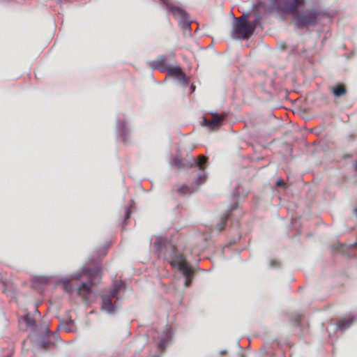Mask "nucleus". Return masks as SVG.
Returning a JSON list of instances; mask_svg holds the SVG:
<instances>
[{
    "instance_id": "aec40b11",
    "label": "nucleus",
    "mask_w": 357,
    "mask_h": 357,
    "mask_svg": "<svg viewBox=\"0 0 357 357\" xmlns=\"http://www.w3.org/2000/svg\"><path fill=\"white\" fill-rule=\"evenodd\" d=\"M50 344V342H47V344L44 343V344H42V346H43V347L46 348V347H48L47 344Z\"/></svg>"
},
{
    "instance_id": "f8f14e48",
    "label": "nucleus",
    "mask_w": 357,
    "mask_h": 357,
    "mask_svg": "<svg viewBox=\"0 0 357 357\" xmlns=\"http://www.w3.org/2000/svg\"><path fill=\"white\" fill-rule=\"evenodd\" d=\"M331 92L335 97H340L347 94V89L342 84H338L331 88Z\"/></svg>"
},
{
    "instance_id": "b1692460",
    "label": "nucleus",
    "mask_w": 357,
    "mask_h": 357,
    "mask_svg": "<svg viewBox=\"0 0 357 357\" xmlns=\"http://www.w3.org/2000/svg\"><path fill=\"white\" fill-rule=\"evenodd\" d=\"M226 354V351H222L221 352V354Z\"/></svg>"
},
{
    "instance_id": "6e6552de",
    "label": "nucleus",
    "mask_w": 357,
    "mask_h": 357,
    "mask_svg": "<svg viewBox=\"0 0 357 357\" xmlns=\"http://www.w3.org/2000/svg\"><path fill=\"white\" fill-rule=\"evenodd\" d=\"M169 66L167 64V57L164 55L160 56L157 59L151 63V67L154 69H158L161 72H166Z\"/></svg>"
},
{
    "instance_id": "f3484780",
    "label": "nucleus",
    "mask_w": 357,
    "mask_h": 357,
    "mask_svg": "<svg viewBox=\"0 0 357 357\" xmlns=\"http://www.w3.org/2000/svg\"><path fill=\"white\" fill-rule=\"evenodd\" d=\"M276 184L278 186H284L285 183L282 179H280L277 181Z\"/></svg>"
},
{
    "instance_id": "9b49d317",
    "label": "nucleus",
    "mask_w": 357,
    "mask_h": 357,
    "mask_svg": "<svg viewBox=\"0 0 357 357\" xmlns=\"http://www.w3.org/2000/svg\"><path fill=\"white\" fill-rule=\"evenodd\" d=\"M197 189L190 187L188 185L182 184L181 185H178L176 189L175 190L179 195L183 196L185 195L192 194L196 191Z\"/></svg>"
},
{
    "instance_id": "4468645a",
    "label": "nucleus",
    "mask_w": 357,
    "mask_h": 357,
    "mask_svg": "<svg viewBox=\"0 0 357 357\" xmlns=\"http://www.w3.org/2000/svg\"><path fill=\"white\" fill-rule=\"evenodd\" d=\"M183 275L185 277V287H189L192 282V278L193 275V271L191 268H190V271L187 274L185 272H182Z\"/></svg>"
},
{
    "instance_id": "1a4fd4ad",
    "label": "nucleus",
    "mask_w": 357,
    "mask_h": 357,
    "mask_svg": "<svg viewBox=\"0 0 357 357\" xmlns=\"http://www.w3.org/2000/svg\"><path fill=\"white\" fill-rule=\"evenodd\" d=\"M222 119H223L222 117H220L219 115L214 114V115H213L212 119H211V120H208V119L204 118L203 119V123H204V125L206 126V127L215 128L216 127L220 126Z\"/></svg>"
},
{
    "instance_id": "ddd939ff",
    "label": "nucleus",
    "mask_w": 357,
    "mask_h": 357,
    "mask_svg": "<svg viewBox=\"0 0 357 357\" xmlns=\"http://www.w3.org/2000/svg\"><path fill=\"white\" fill-rule=\"evenodd\" d=\"M166 72L168 73L169 75H174V76H180L182 74V70L179 67H171L169 66L168 69H167Z\"/></svg>"
},
{
    "instance_id": "a211bd4d",
    "label": "nucleus",
    "mask_w": 357,
    "mask_h": 357,
    "mask_svg": "<svg viewBox=\"0 0 357 357\" xmlns=\"http://www.w3.org/2000/svg\"><path fill=\"white\" fill-rule=\"evenodd\" d=\"M270 265H271V267H276V266H278V262H277L276 261L273 260V261H271V264Z\"/></svg>"
},
{
    "instance_id": "6ab92c4d",
    "label": "nucleus",
    "mask_w": 357,
    "mask_h": 357,
    "mask_svg": "<svg viewBox=\"0 0 357 357\" xmlns=\"http://www.w3.org/2000/svg\"><path fill=\"white\" fill-rule=\"evenodd\" d=\"M126 218H129L130 215V211L128 209H127L126 211Z\"/></svg>"
},
{
    "instance_id": "4be33fe9",
    "label": "nucleus",
    "mask_w": 357,
    "mask_h": 357,
    "mask_svg": "<svg viewBox=\"0 0 357 357\" xmlns=\"http://www.w3.org/2000/svg\"><path fill=\"white\" fill-rule=\"evenodd\" d=\"M354 166L355 169L357 171V160L355 162Z\"/></svg>"
},
{
    "instance_id": "423d86ee",
    "label": "nucleus",
    "mask_w": 357,
    "mask_h": 357,
    "mask_svg": "<svg viewBox=\"0 0 357 357\" xmlns=\"http://www.w3.org/2000/svg\"><path fill=\"white\" fill-rule=\"evenodd\" d=\"M192 160L195 163V165L199 168L201 171L197 176V178L195 181V184L198 188L199 185L203 184L206 181V174L205 172L206 163L207 161V158L204 155H199L196 160L195 158H192Z\"/></svg>"
},
{
    "instance_id": "0eeeda50",
    "label": "nucleus",
    "mask_w": 357,
    "mask_h": 357,
    "mask_svg": "<svg viewBox=\"0 0 357 357\" xmlns=\"http://www.w3.org/2000/svg\"><path fill=\"white\" fill-rule=\"evenodd\" d=\"M171 264L174 266H177L181 271L185 272V274L189 273L190 268H191L182 255L175 256L172 260Z\"/></svg>"
},
{
    "instance_id": "7ed1b4c3",
    "label": "nucleus",
    "mask_w": 357,
    "mask_h": 357,
    "mask_svg": "<svg viewBox=\"0 0 357 357\" xmlns=\"http://www.w3.org/2000/svg\"><path fill=\"white\" fill-rule=\"evenodd\" d=\"M258 19L254 22L248 21V17L245 15L237 19L234 24L232 33L237 39H248L254 33Z\"/></svg>"
},
{
    "instance_id": "f257e3e1",
    "label": "nucleus",
    "mask_w": 357,
    "mask_h": 357,
    "mask_svg": "<svg viewBox=\"0 0 357 357\" xmlns=\"http://www.w3.org/2000/svg\"><path fill=\"white\" fill-rule=\"evenodd\" d=\"M305 3V0H271V6L273 9L288 14H294V21L299 28L313 26L317 23V12L312 10H307L303 13L298 12V9Z\"/></svg>"
},
{
    "instance_id": "5701e85b",
    "label": "nucleus",
    "mask_w": 357,
    "mask_h": 357,
    "mask_svg": "<svg viewBox=\"0 0 357 357\" xmlns=\"http://www.w3.org/2000/svg\"><path fill=\"white\" fill-rule=\"evenodd\" d=\"M195 86L192 84V85L191 86V89H192V91H195Z\"/></svg>"
},
{
    "instance_id": "f03ea898",
    "label": "nucleus",
    "mask_w": 357,
    "mask_h": 357,
    "mask_svg": "<svg viewBox=\"0 0 357 357\" xmlns=\"http://www.w3.org/2000/svg\"><path fill=\"white\" fill-rule=\"evenodd\" d=\"M83 276H86L88 278V282H83L77 289V294L86 300V297L91 293L92 287L99 282V279L101 277V270L99 267L93 270L85 269L83 271L82 275L77 278L79 279Z\"/></svg>"
},
{
    "instance_id": "dca6fc26",
    "label": "nucleus",
    "mask_w": 357,
    "mask_h": 357,
    "mask_svg": "<svg viewBox=\"0 0 357 357\" xmlns=\"http://www.w3.org/2000/svg\"><path fill=\"white\" fill-rule=\"evenodd\" d=\"M24 319L28 326H32L35 324V321L33 320V319H32L28 315L25 317Z\"/></svg>"
},
{
    "instance_id": "9d476101",
    "label": "nucleus",
    "mask_w": 357,
    "mask_h": 357,
    "mask_svg": "<svg viewBox=\"0 0 357 357\" xmlns=\"http://www.w3.org/2000/svg\"><path fill=\"white\" fill-rule=\"evenodd\" d=\"M353 322L354 318L351 315H349L339 320L337 326L341 330H346L353 324Z\"/></svg>"
},
{
    "instance_id": "2eb2a0df",
    "label": "nucleus",
    "mask_w": 357,
    "mask_h": 357,
    "mask_svg": "<svg viewBox=\"0 0 357 357\" xmlns=\"http://www.w3.org/2000/svg\"><path fill=\"white\" fill-rule=\"evenodd\" d=\"M227 218L225 217L222 220L221 222L218 225V229L219 231H222L225 229L226 224H227Z\"/></svg>"
},
{
    "instance_id": "412c9836",
    "label": "nucleus",
    "mask_w": 357,
    "mask_h": 357,
    "mask_svg": "<svg viewBox=\"0 0 357 357\" xmlns=\"http://www.w3.org/2000/svg\"><path fill=\"white\" fill-rule=\"evenodd\" d=\"M64 287H65V289H66V290L67 291H70V289H68V284H66L64 285Z\"/></svg>"
},
{
    "instance_id": "39448f33",
    "label": "nucleus",
    "mask_w": 357,
    "mask_h": 357,
    "mask_svg": "<svg viewBox=\"0 0 357 357\" xmlns=\"http://www.w3.org/2000/svg\"><path fill=\"white\" fill-rule=\"evenodd\" d=\"M162 1L168 11L171 13L176 19L183 22L188 20V15L186 12L176 6L173 1L171 0H162Z\"/></svg>"
},
{
    "instance_id": "20e7f679",
    "label": "nucleus",
    "mask_w": 357,
    "mask_h": 357,
    "mask_svg": "<svg viewBox=\"0 0 357 357\" xmlns=\"http://www.w3.org/2000/svg\"><path fill=\"white\" fill-rule=\"evenodd\" d=\"M121 287V284L116 285L109 294H104L102 296L101 309L108 313H113L116 310V307L112 300L116 298L117 294Z\"/></svg>"
}]
</instances>
